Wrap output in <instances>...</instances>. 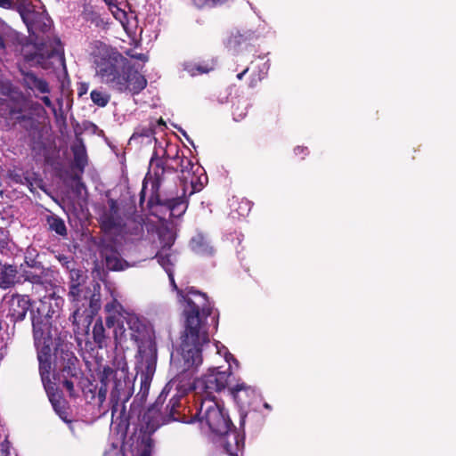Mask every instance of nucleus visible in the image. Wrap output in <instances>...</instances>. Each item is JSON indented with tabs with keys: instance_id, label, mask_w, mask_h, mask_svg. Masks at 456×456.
Listing matches in <instances>:
<instances>
[{
	"instance_id": "f257e3e1",
	"label": "nucleus",
	"mask_w": 456,
	"mask_h": 456,
	"mask_svg": "<svg viewBox=\"0 0 456 456\" xmlns=\"http://www.w3.org/2000/svg\"><path fill=\"white\" fill-rule=\"evenodd\" d=\"M169 410V418L172 420L183 423L200 422L205 425L216 436L220 437L221 446L226 453L236 456V453L244 448L245 436L237 430L232 424L227 411L212 398L195 399L194 412L180 403L178 397L170 399L167 405Z\"/></svg>"
},
{
	"instance_id": "f03ea898",
	"label": "nucleus",
	"mask_w": 456,
	"mask_h": 456,
	"mask_svg": "<svg viewBox=\"0 0 456 456\" xmlns=\"http://www.w3.org/2000/svg\"><path fill=\"white\" fill-rule=\"evenodd\" d=\"M95 76L99 81L118 93L140 94L147 79L117 49L103 45L94 55Z\"/></svg>"
},
{
	"instance_id": "7ed1b4c3",
	"label": "nucleus",
	"mask_w": 456,
	"mask_h": 456,
	"mask_svg": "<svg viewBox=\"0 0 456 456\" xmlns=\"http://www.w3.org/2000/svg\"><path fill=\"white\" fill-rule=\"evenodd\" d=\"M104 310L106 326L114 329L117 344L122 345L130 340L137 346L141 359L158 357L155 334L150 325L138 315L126 311L116 299L107 303Z\"/></svg>"
},
{
	"instance_id": "20e7f679",
	"label": "nucleus",
	"mask_w": 456,
	"mask_h": 456,
	"mask_svg": "<svg viewBox=\"0 0 456 456\" xmlns=\"http://www.w3.org/2000/svg\"><path fill=\"white\" fill-rule=\"evenodd\" d=\"M171 286L176 291L178 301L183 305V316L184 318L183 331V349L185 355H189L191 346L197 341L207 339L208 327L206 319L212 315L211 305L206 293L194 287L179 289L172 273L168 274Z\"/></svg>"
},
{
	"instance_id": "39448f33",
	"label": "nucleus",
	"mask_w": 456,
	"mask_h": 456,
	"mask_svg": "<svg viewBox=\"0 0 456 456\" xmlns=\"http://www.w3.org/2000/svg\"><path fill=\"white\" fill-rule=\"evenodd\" d=\"M208 343H209L208 330L207 331V339L205 341H196L194 343L195 346H191L189 355H185L183 349V334L181 335L180 346L181 356L183 361V368L168 383L171 388L174 387L179 394V395H175L171 399L174 397H178L181 400L182 395H185L189 391H196L197 379H194L193 376L198 367L201 365L203 362L202 346Z\"/></svg>"
},
{
	"instance_id": "423d86ee",
	"label": "nucleus",
	"mask_w": 456,
	"mask_h": 456,
	"mask_svg": "<svg viewBox=\"0 0 456 456\" xmlns=\"http://www.w3.org/2000/svg\"><path fill=\"white\" fill-rule=\"evenodd\" d=\"M45 113V108L38 102L31 103L28 110L25 113L20 108H12L10 110L12 118L27 132L30 146L34 151L45 147V126L39 121V118H43Z\"/></svg>"
},
{
	"instance_id": "0eeeda50",
	"label": "nucleus",
	"mask_w": 456,
	"mask_h": 456,
	"mask_svg": "<svg viewBox=\"0 0 456 456\" xmlns=\"http://www.w3.org/2000/svg\"><path fill=\"white\" fill-rule=\"evenodd\" d=\"M109 210L105 211L100 217V226L104 232H110L112 230L124 225L123 217L133 219L142 225V217L136 215L134 199L128 197V202L124 200H118L110 199L108 200Z\"/></svg>"
},
{
	"instance_id": "6e6552de",
	"label": "nucleus",
	"mask_w": 456,
	"mask_h": 456,
	"mask_svg": "<svg viewBox=\"0 0 456 456\" xmlns=\"http://www.w3.org/2000/svg\"><path fill=\"white\" fill-rule=\"evenodd\" d=\"M101 285L98 282L93 284V289H88L87 302H82V307L75 309L69 317L74 326L75 334H89V327L94 317L98 314L102 306Z\"/></svg>"
},
{
	"instance_id": "1a4fd4ad",
	"label": "nucleus",
	"mask_w": 456,
	"mask_h": 456,
	"mask_svg": "<svg viewBox=\"0 0 456 456\" xmlns=\"http://www.w3.org/2000/svg\"><path fill=\"white\" fill-rule=\"evenodd\" d=\"M16 11L20 13L26 24L30 36L37 40L40 34H46L51 30L53 20L42 6H36L28 0L17 3Z\"/></svg>"
},
{
	"instance_id": "9d476101",
	"label": "nucleus",
	"mask_w": 456,
	"mask_h": 456,
	"mask_svg": "<svg viewBox=\"0 0 456 456\" xmlns=\"http://www.w3.org/2000/svg\"><path fill=\"white\" fill-rule=\"evenodd\" d=\"M108 387L111 385L110 406L112 419L116 417L122 419L126 414L125 403L129 400L131 394L128 389V378L123 373L112 369V373L106 379Z\"/></svg>"
},
{
	"instance_id": "9b49d317",
	"label": "nucleus",
	"mask_w": 456,
	"mask_h": 456,
	"mask_svg": "<svg viewBox=\"0 0 456 456\" xmlns=\"http://www.w3.org/2000/svg\"><path fill=\"white\" fill-rule=\"evenodd\" d=\"M31 324L35 347L52 346V315L50 305L42 301L36 309H31Z\"/></svg>"
},
{
	"instance_id": "f8f14e48",
	"label": "nucleus",
	"mask_w": 456,
	"mask_h": 456,
	"mask_svg": "<svg viewBox=\"0 0 456 456\" xmlns=\"http://www.w3.org/2000/svg\"><path fill=\"white\" fill-rule=\"evenodd\" d=\"M156 178L151 181V191L152 194L150 197L147 207L153 212L154 208L159 207L169 212V217L179 218L186 212L189 205V201L184 196H176L173 198H164L159 193V173H154Z\"/></svg>"
},
{
	"instance_id": "ddd939ff",
	"label": "nucleus",
	"mask_w": 456,
	"mask_h": 456,
	"mask_svg": "<svg viewBox=\"0 0 456 456\" xmlns=\"http://www.w3.org/2000/svg\"><path fill=\"white\" fill-rule=\"evenodd\" d=\"M229 371H221L217 368H211L201 378L196 379V393L195 399L212 398L215 400V393H219L228 385L230 377Z\"/></svg>"
},
{
	"instance_id": "4468645a",
	"label": "nucleus",
	"mask_w": 456,
	"mask_h": 456,
	"mask_svg": "<svg viewBox=\"0 0 456 456\" xmlns=\"http://www.w3.org/2000/svg\"><path fill=\"white\" fill-rule=\"evenodd\" d=\"M96 246L102 261L109 271L119 272L128 267V263L122 257L115 239L101 238Z\"/></svg>"
},
{
	"instance_id": "2eb2a0df",
	"label": "nucleus",
	"mask_w": 456,
	"mask_h": 456,
	"mask_svg": "<svg viewBox=\"0 0 456 456\" xmlns=\"http://www.w3.org/2000/svg\"><path fill=\"white\" fill-rule=\"evenodd\" d=\"M40 45H43V43H40ZM20 53L26 61L37 63L44 69H48L53 64L52 59H56L58 61L64 63L62 53L57 49L45 51L43 45H39L38 43L23 44Z\"/></svg>"
},
{
	"instance_id": "dca6fc26",
	"label": "nucleus",
	"mask_w": 456,
	"mask_h": 456,
	"mask_svg": "<svg viewBox=\"0 0 456 456\" xmlns=\"http://www.w3.org/2000/svg\"><path fill=\"white\" fill-rule=\"evenodd\" d=\"M2 308L5 317L14 324L23 321L28 312L31 313V309H34L29 296L20 294L5 296L2 303Z\"/></svg>"
},
{
	"instance_id": "f3484780",
	"label": "nucleus",
	"mask_w": 456,
	"mask_h": 456,
	"mask_svg": "<svg viewBox=\"0 0 456 456\" xmlns=\"http://www.w3.org/2000/svg\"><path fill=\"white\" fill-rule=\"evenodd\" d=\"M165 399L160 395L142 414V420L145 425V432L154 433L163 423V416L161 413V407Z\"/></svg>"
},
{
	"instance_id": "a211bd4d",
	"label": "nucleus",
	"mask_w": 456,
	"mask_h": 456,
	"mask_svg": "<svg viewBox=\"0 0 456 456\" xmlns=\"http://www.w3.org/2000/svg\"><path fill=\"white\" fill-rule=\"evenodd\" d=\"M258 40V36L256 32L249 29L232 31L226 40V47L230 50L238 52L241 48H248L254 46L255 43Z\"/></svg>"
},
{
	"instance_id": "6ab92c4d",
	"label": "nucleus",
	"mask_w": 456,
	"mask_h": 456,
	"mask_svg": "<svg viewBox=\"0 0 456 456\" xmlns=\"http://www.w3.org/2000/svg\"><path fill=\"white\" fill-rule=\"evenodd\" d=\"M38 173H5L3 179L6 180L10 186L20 184L27 186L31 192L37 188L44 190V181L37 177Z\"/></svg>"
},
{
	"instance_id": "aec40b11",
	"label": "nucleus",
	"mask_w": 456,
	"mask_h": 456,
	"mask_svg": "<svg viewBox=\"0 0 456 456\" xmlns=\"http://www.w3.org/2000/svg\"><path fill=\"white\" fill-rule=\"evenodd\" d=\"M157 359L158 357L141 359V362L144 368L140 375L141 388L137 394V396H140L141 400L145 399L149 394L151 382L156 370Z\"/></svg>"
},
{
	"instance_id": "412c9836",
	"label": "nucleus",
	"mask_w": 456,
	"mask_h": 456,
	"mask_svg": "<svg viewBox=\"0 0 456 456\" xmlns=\"http://www.w3.org/2000/svg\"><path fill=\"white\" fill-rule=\"evenodd\" d=\"M230 391L238 405L241 408L251 405L253 399L256 397L255 387L248 386L244 382L236 384L230 388Z\"/></svg>"
},
{
	"instance_id": "4be33fe9",
	"label": "nucleus",
	"mask_w": 456,
	"mask_h": 456,
	"mask_svg": "<svg viewBox=\"0 0 456 456\" xmlns=\"http://www.w3.org/2000/svg\"><path fill=\"white\" fill-rule=\"evenodd\" d=\"M19 281L20 277L17 266L0 261V288L7 289L13 287Z\"/></svg>"
},
{
	"instance_id": "5701e85b",
	"label": "nucleus",
	"mask_w": 456,
	"mask_h": 456,
	"mask_svg": "<svg viewBox=\"0 0 456 456\" xmlns=\"http://www.w3.org/2000/svg\"><path fill=\"white\" fill-rule=\"evenodd\" d=\"M216 66V61L214 58H208L198 62L187 61L183 64V69L191 77H195L215 70Z\"/></svg>"
},
{
	"instance_id": "b1692460",
	"label": "nucleus",
	"mask_w": 456,
	"mask_h": 456,
	"mask_svg": "<svg viewBox=\"0 0 456 456\" xmlns=\"http://www.w3.org/2000/svg\"><path fill=\"white\" fill-rule=\"evenodd\" d=\"M112 373V368L110 366H104L101 374H100V386L98 387L97 392V401H98V406L101 411H102V414H106L109 410H110V403L108 405H105V401L107 398V393L109 387L106 383V379L111 375Z\"/></svg>"
},
{
	"instance_id": "393cba45",
	"label": "nucleus",
	"mask_w": 456,
	"mask_h": 456,
	"mask_svg": "<svg viewBox=\"0 0 456 456\" xmlns=\"http://www.w3.org/2000/svg\"><path fill=\"white\" fill-rule=\"evenodd\" d=\"M37 360L39 362V374L41 380L50 379L52 367V346L36 347Z\"/></svg>"
},
{
	"instance_id": "a878e982",
	"label": "nucleus",
	"mask_w": 456,
	"mask_h": 456,
	"mask_svg": "<svg viewBox=\"0 0 456 456\" xmlns=\"http://www.w3.org/2000/svg\"><path fill=\"white\" fill-rule=\"evenodd\" d=\"M22 84L29 90H37L41 94H49L50 86L45 79L39 78L32 71H22Z\"/></svg>"
},
{
	"instance_id": "bb28decb",
	"label": "nucleus",
	"mask_w": 456,
	"mask_h": 456,
	"mask_svg": "<svg viewBox=\"0 0 456 456\" xmlns=\"http://www.w3.org/2000/svg\"><path fill=\"white\" fill-rule=\"evenodd\" d=\"M71 151L73 154L71 162L73 171H84L88 163V156L86 146L81 139L71 146Z\"/></svg>"
},
{
	"instance_id": "cd10ccee",
	"label": "nucleus",
	"mask_w": 456,
	"mask_h": 456,
	"mask_svg": "<svg viewBox=\"0 0 456 456\" xmlns=\"http://www.w3.org/2000/svg\"><path fill=\"white\" fill-rule=\"evenodd\" d=\"M93 339L98 348H103L108 346L109 336L101 317L97 318L92 330Z\"/></svg>"
},
{
	"instance_id": "c85d7f7f",
	"label": "nucleus",
	"mask_w": 456,
	"mask_h": 456,
	"mask_svg": "<svg viewBox=\"0 0 456 456\" xmlns=\"http://www.w3.org/2000/svg\"><path fill=\"white\" fill-rule=\"evenodd\" d=\"M88 289L84 291L78 283L69 285L68 298L72 303L74 310L82 307V302H87Z\"/></svg>"
},
{
	"instance_id": "c756f323",
	"label": "nucleus",
	"mask_w": 456,
	"mask_h": 456,
	"mask_svg": "<svg viewBox=\"0 0 456 456\" xmlns=\"http://www.w3.org/2000/svg\"><path fill=\"white\" fill-rule=\"evenodd\" d=\"M56 357L58 359L60 367L68 364L78 363V360L75 354L69 348L68 345H62L61 347L56 348Z\"/></svg>"
},
{
	"instance_id": "7c9ffc66",
	"label": "nucleus",
	"mask_w": 456,
	"mask_h": 456,
	"mask_svg": "<svg viewBox=\"0 0 456 456\" xmlns=\"http://www.w3.org/2000/svg\"><path fill=\"white\" fill-rule=\"evenodd\" d=\"M46 224L51 232H54L60 236L67 235V228L62 218L57 215L51 214L46 216Z\"/></svg>"
},
{
	"instance_id": "2f4dec72",
	"label": "nucleus",
	"mask_w": 456,
	"mask_h": 456,
	"mask_svg": "<svg viewBox=\"0 0 456 456\" xmlns=\"http://www.w3.org/2000/svg\"><path fill=\"white\" fill-rule=\"evenodd\" d=\"M83 18L85 20L90 22L91 24L94 25L98 28L104 27V20L102 18L99 12H97L93 6L87 5L84 7L83 12H82Z\"/></svg>"
},
{
	"instance_id": "473e14b6",
	"label": "nucleus",
	"mask_w": 456,
	"mask_h": 456,
	"mask_svg": "<svg viewBox=\"0 0 456 456\" xmlns=\"http://www.w3.org/2000/svg\"><path fill=\"white\" fill-rule=\"evenodd\" d=\"M191 249L198 254H208L212 252L208 240L201 234L194 236L190 242Z\"/></svg>"
},
{
	"instance_id": "72a5a7b5",
	"label": "nucleus",
	"mask_w": 456,
	"mask_h": 456,
	"mask_svg": "<svg viewBox=\"0 0 456 456\" xmlns=\"http://www.w3.org/2000/svg\"><path fill=\"white\" fill-rule=\"evenodd\" d=\"M191 173L190 178L191 191L190 195L200 191L208 183V173Z\"/></svg>"
},
{
	"instance_id": "f704fd0d",
	"label": "nucleus",
	"mask_w": 456,
	"mask_h": 456,
	"mask_svg": "<svg viewBox=\"0 0 456 456\" xmlns=\"http://www.w3.org/2000/svg\"><path fill=\"white\" fill-rule=\"evenodd\" d=\"M155 134V128L153 125L145 127L137 128L132 136L130 137V142L138 141L140 138H145L147 142H151L153 135Z\"/></svg>"
},
{
	"instance_id": "c9c22d12",
	"label": "nucleus",
	"mask_w": 456,
	"mask_h": 456,
	"mask_svg": "<svg viewBox=\"0 0 456 456\" xmlns=\"http://www.w3.org/2000/svg\"><path fill=\"white\" fill-rule=\"evenodd\" d=\"M167 160L168 159L163 156L159 157L158 152L155 151L151 157L148 171H151V169H153L154 171L159 169L161 171H169V167L167 166Z\"/></svg>"
},
{
	"instance_id": "e433bc0d",
	"label": "nucleus",
	"mask_w": 456,
	"mask_h": 456,
	"mask_svg": "<svg viewBox=\"0 0 456 456\" xmlns=\"http://www.w3.org/2000/svg\"><path fill=\"white\" fill-rule=\"evenodd\" d=\"M90 97H91L92 102L95 105L102 107V108L105 107L110 100V96L108 94H105L102 91L96 90V89H94L91 92Z\"/></svg>"
},
{
	"instance_id": "4c0bfd02",
	"label": "nucleus",
	"mask_w": 456,
	"mask_h": 456,
	"mask_svg": "<svg viewBox=\"0 0 456 456\" xmlns=\"http://www.w3.org/2000/svg\"><path fill=\"white\" fill-rule=\"evenodd\" d=\"M60 178L67 179L70 178L75 183V190L80 193L82 189H86L84 183L82 182V173H58Z\"/></svg>"
},
{
	"instance_id": "58836bf2",
	"label": "nucleus",
	"mask_w": 456,
	"mask_h": 456,
	"mask_svg": "<svg viewBox=\"0 0 456 456\" xmlns=\"http://www.w3.org/2000/svg\"><path fill=\"white\" fill-rule=\"evenodd\" d=\"M78 363H73L60 367L61 375L63 378H78L80 370L77 367Z\"/></svg>"
},
{
	"instance_id": "ea45409f",
	"label": "nucleus",
	"mask_w": 456,
	"mask_h": 456,
	"mask_svg": "<svg viewBox=\"0 0 456 456\" xmlns=\"http://www.w3.org/2000/svg\"><path fill=\"white\" fill-rule=\"evenodd\" d=\"M42 273L39 272V273H37L30 270H25L22 273V277L25 281H29L32 284L36 285H43L44 284V279L41 275Z\"/></svg>"
},
{
	"instance_id": "a19ab883",
	"label": "nucleus",
	"mask_w": 456,
	"mask_h": 456,
	"mask_svg": "<svg viewBox=\"0 0 456 456\" xmlns=\"http://www.w3.org/2000/svg\"><path fill=\"white\" fill-rule=\"evenodd\" d=\"M69 279V285L78 283V286H81L84 283L83 272L79 269H70Z\"/></svg>"
},
{
	"instance_id": "79ce46f5",
	"label": "nucleus",
	"mask_w": 456,
	"mask_h": 456,
	"mask_svg": "<svg viewBox=\"0 0 456 456\" xmlns=\"http://www.w3.org/2000/svg\"><path fill=\"white\" fill-rule=\"evenodd\" d=\"M25 263L28 267L39 271L41 273L45 272L42 263L35 257L25 256Z\"/></svg>"
},
{
	"instance_id": "37998d69",
	"label": "nucleus",
	"mask_w": 456,
	"mask_h": 456,
	"mask_svg": "<svg viewBox=\"0 0 456 456\" xmlns=\"http://www.w3.org/2000/svg\"><path fill=\"white\" fill-rule=\"evenodd\" d=\"M42 383L48 397L52 395V394H55L60 391V388L55 383H53L50 379H45Z\"/></svg>"
},
{
	"instance_id": "c03bdc74",
	"label": "nucleus",
	"mask_w": 456,
	"mask_h": 456,
	"mask_svg": "<svg viewBox=\"0 0 456 456\" xmlns=\"http://www.w3.org/2000/svg\"><path fill=\"white\" fill-rule=\"evenodd\" d=\"M265 78V73L263 71H258L257 73H253L251 75V78L248 84L249 87H256L259 82H261Z\"/></svg>"
},
{
	"instance_id": "a18cd8bd",
	"label": "nucleus",
	"mask_w": 456,
	"mask_h": 456,
	"mask_svg": "<svg viewBox=\"0 0 456 456\" xmlns=\"http://www.w3.org/2000/svg\"><path fill=\"white\" fill-rule=\"evenodd\" d=\"M62 386L67 389V391L69 392V395L70 396H73L74 395V392H75V389H74V383L73 381L70 379V378H63V380H62Z\"/></svg>"
},
{
	"instance_id": "49530a36",
	"label": "nucleus",
	"mask_w": 456,
	"mask_h": 456,
	"mask_svg": "<svg viewBox=\"0 0 456 456\" xmlns=\"http://www.w3.org/2000/svg\"><path fill=\"white\" fill-rule=\"evenodd\" d=\"M156 258L162 266H166L170 264V256L167 254L164 255L162 252H158Z\"/></svg>"
},
{
	"instance_id": "de8ad7c7",
	"label": "nucleus",
	"mask_w": 456,
	"mask_h": 456,
	"mask_svg": "<svg viewBox=\"0 0 456 456\" xmlns=\"http://www.w3.org/2000/svg\"><path fill=\"white\" fill-rule=\"evenodd\" d=\"M193 3L198 6V7H203L204 5H207V4H221V3H224L225 0H192Z\"/></svg>"
},
{
	"instance_id": "09e8293b",
	"label": "nucleus",
	"mask_w": 456,
	"mask_h": 456,
	"mask_svg": "<svg viewBox=\"0 0 456 456\" xmlns=\"http://www.w3.org/2000/svg\"><path fill=\"white\" fill-rule=\"evenodd\" d=\"M126 53L129 57H131L133 59H136V60L142 61L143 62L148 61V56L146 54H144V53H134L133 50H128V51L126 52Z\"/></svg>"
},
{
	"instance_id": "8fccbe9b",
	"label": "nucleus",
	"mask_w": 456,
	"mask_h": 456,
	"mask_svg": "<svg viewBox=\"0 0 456 456\" xmlns=\"http://www.w3.org/2000/svg\"><path fill=\"white\" fill-rule=\"evenodd\" d=\"M150 433H148V436H144L142 439V443L144 444L143 450H149L151 452V447L153 446V440L151 438Z\"/></svg>"
},
{
	"instance_id": "3c124183",
	"label": "nucleus",
	"mask_w": 456,
	"mask_h": 456,
	"mask_svg": "<svg viewBox=\"0 0 456 456\" xmlns=\"http://www.w3.org/2000/svg\"><path fill=\"white\" fill-rule=\"evenodd\" d=\"M151 173L147 172V173H146V176H145V178L143 179L142 189V191H141V194H140V204H141V205H142V204L143 203V201H144V190H145V188H146V184H147V183H148V179H149V178H151Z\"/></svg>"
},
{
	"instance_id": "603ef678",
	"label": "nucleus",
	"mask_w": 456,
	"mask_h": 456,
	"mask_svg": "<svg viewBox=\"0 0 456 456\" xmlns=\"http://www.w3.org/2000/svg\"><path fill=\"white\" fill-rule=\"evenodd\" d=\"M294 152L296 155L301 156V159H304L305 156L308 154V149L304 146H297L294 149Z\"/></svg>"
},
{
	"instance_id": "864d4df0",
	"label": "nucleus",
	"mask_w": 456,
	"mask_h": 456,
	"mask_svg": "<svg viewBox=\"0 0 456 456\" xmlns=\"http://www.w3.org/2000/svg\"><path fill=\"white\" fill-rule=\"evenodd\" d=\"M48 398H49L51 404L53 403L59 402L61 400H65L63 398L62 392L61 390L55 394H52V395H50Z\"/></svg>"
},
{
	"instance_id": "5fc2aeb1",
	"label": "nucleus",
	"mask_w": 456,
	"mask_h": 456,
	"mask_svg": "<svg viewBox=\"0 0 456 456\" xmlns=\"http://www.w3.org/2000/svg\"><path fill=\"white\" fill-rule=\"evenodd\" d=\"M16 4H13V0H0V6L5 9H15Z\"/></svg>"
},
{
	"instance_id": "6e6d98bb",
	"label": "nucleus",
	"mask_w": 456,
	"mask_h": 456,
	"mask_svg": "<svg viewBox=\"0 0 456 456\" xmlns=\"http://www.w3.org/2000/svg\"><path fill=\"white\" fill-rule=\"evenodd\" d=\"M66 405H67L66 400H61L59 402L52 403V406L55 412L64 409L66 407Z\"/></svg>"
},
{
	"instance_id": "4d7b16f0",
	"label": "nucleus",
	"mask_w": 456,
	"mask_h": 456,
	"mask_svg": "<svg viewBox=\"0 0 456 456\" xmlns=\"http://www.w3.org/2000/svg\"><path fill=\"white\" fill-rule=\"evenodd\" d=\"M88 89V86L86 83H81L77 88V94L79 96H82L83 94H86Z\"/></svg>"
},
{
	"instance_id": "13d9d810",
	"label": "nucleus",
	"mask_w": 456,
	"mask_h": 456,
	"mask_svg": "<svg viewBox=\"0 0 456 456\" xmlns=\"http://www.w3.org/2000/svg\"><path fill=\"white\" fill-rule=\"evenodd\" d=\"M56 413L59 415V417L64 420L65 422H69V420L67 419L68 412H67V407L64 409L56 411Z\"/></svg>"
},
{
	"instance_id": "bf43d9fd",
	"label": "nucleus",
	"mask_w": 456,
	"mask_h": 456,
	"mask_svg": "<svg viewBox=\"0 0 456 456\" xmlns=\"http://www.w3.org/2000/svg\"><path fill=\"white\" fill-rule=\"evenodd\" d=\"M174 242H175V238L172 235H170L168 237L167 241L165 242L163 248H167V249H169L173 246Z\"/></svg>"
},
{
	"instance_id": "052dcab7",
	"label": "nucleus",
	"mask_w": 456,
	"mask_h": 456,
	"mask_svg": "<svg viewBox=\"0 0 456 456\" xmlns=\"http://www.w3.org/2000/svg\"><path fill=\"white\" fill-rule=\"evenodd\" d=\"M41 101L44 102V104L47 107H52L53 106V103H52V101L51 99L49 98V96L45 95V96H43L41 97Z\"/></svg>"
},
{
	"instance_id": "680f3d73",
	"label": "nucleus",
	"mask_w": 456,
	"mask_h": 456,
	"mask_svg": "<svg viewBox=\"0 0 456 456\" xmlns=\"http://www.w3.org/2000/svg\"><path fill=\"white\" fill-rule=\"evenodd\" d=\"M5 48H6L5 38H4V35L0 32V51H4Z\"/></svg>"
},
{
	"instance_id": "e2e57ef3",
	"label": "nucleus",
	"mask_w": 456,
	"mask_h": 456,
	"mask_svg": "<svg viewBox=\"0 0 456 456\" xmlns=\"http://www.w3.org/2000/svg\"><path fill=\"white\" fill-rule=\"evenodd\" d=\"M60 262L62 263V265H65L67 268H69V264L71 263V261L69 259L68 256H62L59 258Z\"/></svg>"
},
{
	"instance_id": "0e129e2a",
	"label": "nucleus",
	"mask_w": 456,
	"mask_h": 456,
	"mask_svg": "<svg viewBox=\"0 0 456 456\" xmlns=\"http://www.w3.org/2000/svg\"><path fill=\"white\" fill-rule=\"evenodd\" d=\"M249 69L248 68H246L245 69H243L240 73H239L237 75V78L239 80H241L243 78V77L248 72Z\"/></svg>"
},
{
	"instance_id": "69168bd1",
	"label": "nucleus",
	"mask_w": 456,
	"mask_h": 456,
	"mask_svg": "<svg viewBox=\"0 0 456 456\" xmlns=\"http://www.w3.org/2000/svg\"><path fill=\"white\" fill-rule=\"evenodd\" d=\"M181 162H182V165H183V162H186V163H187V166H186V167H183V168L180 170L181 172L185 171V168H187V167H188V166L192 167V164L191 163V160H190V159H182V160H181Z\"/></svg>"
},
{
	"instance_id": "338daca9",
	"label": "nucleus",
	"mask_w": 456,
	"mask_h": 456,
	"mask_svg": "<svg viewBox=\"0 0 456 456\" xmlns=\"http://www.w3.org/2000/svg\"><path fill=\"white\" fill-rule=\"evenodd\" d=\"M141 456H151L149 450H143Z\"/></svg>"
},
{
	"instance_id": "774afa93",
	"label": "nucleus",
	"mask_w": 456,
	"mask_h": 456,
	"mask_svg": "<svg viewBox=\"0 0 456 456\" xmlns=\"http://www.w3.org/2000/svg\"><path fill=\"white\" fill-rule=\"evenodd\" d=\"M245 418H246V414H243V415L240 416V426L244 425Z\"/></svg>"
}]
</instances>
